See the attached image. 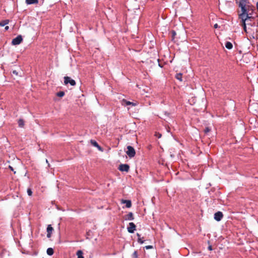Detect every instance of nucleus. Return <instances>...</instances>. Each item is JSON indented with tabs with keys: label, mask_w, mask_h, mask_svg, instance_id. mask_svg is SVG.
<instances>
[{
	"label": "nucleus",
	"mask_w": 258,
	"mask_h": 258,
	"mask_svg": "<svg viewBox=\"0 0 258 258\" xmlns=\"http://www.w3.org/2000/svg\"><path fill=\"white\" fill-rule=\"evenodd\" d=\"M239 7L241 9V13L239 14V18L240 19H244L249 20L252 18L251 16L253 12V9L249 6L246 5V0L238 3Z\"/></svg>",
	"instance_id": "f257e3e1"
},
{
	"label": "nucleus",
	"mask_w": 258,
	"mask_h": 258,
	"mask_svg": "<svg viewBox=\"0 0 258 258\" xmlns=\"http://www.w3.org/2000/svg\"><path fill=\"white\" fill-rule=\"evenodd\" d=\"M127 150L126 152V154L130 158H133L135 156L136 151L134 148L131 146H128L127 147Z\"/></svg>",
	"instance_id": "f03ea898"
},
{
	"label": "nucleus",
	"mask_w": 258,
	"mask_h": 258,
	"mask_svg": "<svg viewBox=\"0 0 258 258\" xmlns=\"http://www.w3.org/2000/svg\"><path fill=\"white\" fill-rule=\"evenodd\" d=\"M64 83L66 85L70 83L71 86H75L76 84L74 80L68 76L64 77Z\"/></svg>",
	"instance_id": "7ed1b4c3"
},
{
	"label": "nucleus",
	"mask_w": 258,
	"mask_h": 258,
	"mask_svg": "<svg viewBox=\"0 0 258 258\" xmlns=\"http://www.w3.org/2000/svg\"><path fill=\"white\" fill-rule=\"evenodd\" d=\"M22 40L23 38L21 35H19L13 39L12 41V44L14 45H18L22 42Z\"/></svg>",
	"instance_id": "20e7f679"
},
{
	"label": "nucleus",
	"mask_w": 258,
	"mask_h": 258,
	"mask_svg": "<svg viewBox=\"0 0 258 258\" xmlns=\"http://www.w3.org/2000/svg\"><path fill=\"white\" fill-rule=\"evenodd\" d=\"M118 169L121 171L127 172L130 170V166L126 164H121L119 166Z\"/></svg>",
	"instance_id": "39448f33"
},
{
	"label": "nucleus",
	"mask_w": 258,
	"mask_h": 258,
	"mask_svg": "<svg viewBox=\"0 0 258 258\" xmlns=\"http://www.w3.org/2000/svg\"><path fill=\"white\" fill-rule=\"evenodd\" d=\"M136 225L133 222H130L129 223V226L127 227V231L130 233H133L136 230Z\"/></svg>",
	"instance_id": "423d86ee"
},
{
	"label": "nucleus",
	"mask_w": 258,
	"mask_h": 258,
	"mask_svg": "<svg viewBox=\"0 0 258 258\" xmlns=\"http://www.w3.org/2000/svg\"><path fill=\"white\" fill-rule=\"evenodd\" d=\"M223 217V214L221 212H217L214 214V219L217 221H220Z\"/></svg>",
	"instance_id": "0eeeda50"
},
{
	"label": "nucleus",
	"mask_w": 258,
	"mask_h": 258,
	"mask_svg": "<svg viewBox=\"0 0 258 258\" xmlns=\"http://www.w3.org/2000/svg\"><path fill=\"white\" fill-rule=\"evenodd\" d=\"M53 228L51 225H48L47 227V237L50 238L51 236Z\"/></svg>",
	"instance_id": "6e6552de"
},
{
	"label": "nucleus",
	"mask_w": 258,
	"mask_h": 258,
	"mask_svg": "<svg viewBox=\"0 0 258 258\" xmlns=\"http://www.w3.org/2000/svg\"><path fill=\"white\" fill-rule=\"evenodd\" d=\"M121 203L123 204H125V206L127 208H131L132 206V203L130 200H122Z\"/></svg>",
	"instance_id": "1a4fd4ad"
},
{
	"label": "nucleus",
	"mask_w": 258,
	"mask_h": 258,
	"mask_svg": "<svg viewBox=\"0 0 258 258\" xmlns=\"http://www.w3.org/2000/svg\"><path fill=\"white\" fill-rule=\"evenodd\" d=\"M90 142L93 146L97 147L100 151H102L101 147L98 145V144L95 141L91 140Z\"/></svg>",
	"instance_id": "9d476101"
},
{
	"label": "nucleus",
	"mask_w": 258,
	"mask_h": 258,
	"mask_svg": "<svg viewBox=\"0 0 258 258\" xmlns=\"http://www.w3.org/2000/svg\"><path fill=\"white\" fill-rule=\"evenodd\" d=\"M134 219V215L132 212H130L127 215H126L125 220H133Z\"/></svg>",
	"instance_id": "9b49d317"
},
{
	"label": "nucleus",
	"mask_w": 258,
	"mask_h": 258,
	"mask_svg": "<svg viewBox=\"0 0 258 258\" xmlns=\"http://www.w3.org/2000/svg\"><path fill=\"white\" fill-rule=\"evenodd\" d=\"M241 19V21H242V26H243V29L244 30V31L245 32H247V30H246V23H245V22L246 21H247L248 20L247 19H246V18H244V19Z\"/></svg>",
	"instance_id": "f8f14e48"
},
{
	"label": "nucleus",
	"mask_w": 258,
	"mask_h": 258,
	"mask_svg": "<svg viewBox=\"0 0 258 258\" xmlns=\"http://www.w3.org/2000/svg\"><path fill=\"white\" fill-rule=\"evenodd\" d=\"M38 3V0H26L27 5L36 4Z\"/></svg>",
	"instance_id": "ddd939ff"
},
{
	"label": "nucleus",
	"mask_w": 258,
	"mask_h": 258,
	"mask_svg": "<svg viewBox=\"0 0 258 258\" xmlns=\"http://www.w3.org/2000/svg\"><path fill=\"white\" fill-rule=\"evenodd\" d=\"M76 254L77 255V258H84V256L83 255V252L82 250H78Z\"/></svg>",
	"instance_id": "4468645a"
},
{
	"label": "nucleus",
	"mask_w": 258,
	"mask_h": 258,
	"mask_svg": "<svg viewBox=\"0 0 258 258\" xmlns=\"http://www.w3.org/2000/svg\"><path fill=\"white\" fill-rule=\"evenodd\" d=\"M225 47L228 49H231L233 47V45L230 42H226Z\"/></svg>",
	"instance_id": "2eb2a0df"
},
{
	"label": "nucleus",
	"mask_w": 258,
	"mask_h": 258,
	"mask_svg": "<svg viewBox=\"0 0 258 258\" xmlns=\"http://www.w3.org/2000/svg\"><path fill=\"white\" fill-rule=\"evenodd\" d=\"M47 254L49 255H52L54 253V250L52 248H48L46 251Z\"/></svg>",
	"instance_id": "dca6fc26"
},
{
	"label": "nucleus",
	"mask_w": 258,
	"mask_h": 258,
	"mask_svg": "<svg viewBox=\"0 0 258 258\" xmlns=\"http://www.w3.org/2000/svg\"><path fill=\"white\" fill-rule=\"evenodd\" d=\"M9 23V20H5L0 22V26L3 27L8 24Z\"/></svg>",
	"instance_id": "f3484780"
},
{
	"label": "nucleus",
	"mask_w": 258,
	"mask_h": 258,
	"mask_svg": "<svg viewBox=\"0 0 258 258\" xmlns=\"http://www.w3.org/2000/svg\"><path fill=\"white\" fill-rule=\"evenodd\" d=\"M19 127H23L24 125V121L22 119H19L18 121Z\"/></svg>",
	"instance_id": "a211bd4d"
},
{
	"label": "nucleus",
	"mask_w": 258,
	"mask_h": 258,
	"mask_svg": "<svg viewBox=\"0 0 258 258\" xmlns=\"http://www.w3.org/2000/svg\"><path fill=\"white\" fill-rule=\"evenodd\" d=\"M182 74L181 73H178L176 75L175 78L176 79L180 81H182Z\"/></svg>",
	"instance_id": "6ab92c4d"
},
{
	"label": "nucleus",
	"mask_w": 258,
	"mask_h": 258,
	"mask_svg": "<svg viewBox=\"0 0 258 258\" xmlns=\"http://www.w3.org/2000/svg\"><path fill=\"white\" fill-rule=\"evenodd\" d=\"M122 101L125 103V104L126 105H131V104L133 105H135V104H134L133 102H131L128 101L123 100Z\"/></svg>",
	"instance_id": "aec40b11"
},
{
	"label": "nucleus",
	"mask_w": 258,
	"mask_h": 258,
	"mask_svg": "<svg viewBox=\"0 0 258 258\" xmlns=\"http://www.w3.org/2000/svg\"><path fill=\"white\" fill-rule=\"evenodd\" d=\"M57 96L60 97H62L64 95V93L63 91H60L57 93Z\"/></svg>",
	"instance_id": "412c9836"
},
{
	"label": "nucleus",
	"mask_w": 258,
	"mask_h": 258,
	"mask_svg": "<svg viewBox=\"0 0 258 258\" xmlns=\"http://www.w3.org/2000/svg\"><path fill=\"white\" fill-rule=\"evenodd\" d=\"M211 131V129L209 127H206L204 130V132L207 134L209 132H210Z\"/></svg>",
	"instance_id": "4be33fe9"
},
{
	"label": "nucleus",
	"mask_w": 258,
	"mask_h": 258,
	"mask_svg": "<svg viewBox=\"0 0 258 258\" xmlns=\"http://www.w3.org/2000/svg\"><path fill=\"white\" fill-rule=\"evenodd\" d=\"M27 193H28V195L29 196H32V191L31 190V189L30 188H28L27 189Z\"/></svg>",
	"instance_id": "5701e85b"
},
{
	"label": "nucleus",
	"mask_w": 258,
	"mask_h": 258,
	"mask_svg": "<svg viewBox=\"0 0 258 258\" xmlns=\"http://www.w3.org/2000/svg\"><path fill=\"white\" fill-rule=\"evenodd\" d=\"M142 238H141V237H140V238H138V242H139V243H141V244L143 243H144V240H143Z\"/></svg>",
	"instance_id": "b1692460"
},
{
	"label": "nucleus",
	"mask_w": 258,
	"mask_h": 258,
	"mask_svg": "<svg viewBox=\"0 0 258 258\" xmlns=\"http://www.w3.org/2000/svg\"><path fill=\"white\" fill-rule=\"evenodd\" d=\"M171 33H172V38H173H173H174V36L176 35V33L175 31H173H173H172V32H171Z\"/></svg>",
	"instance_id": "393cba45"
},
{
	"label": "nucleus",
	"mask_w": 258,
	"mask_h": 258,
	"mask_svg": "<svg viewBox=\"0 0 258 258\" xmlns=\"http://www.w3.org/2000/svg\"><path fill=\"white\" fill-rule=\"evenodd\" d=\"M145 248L147 249H151L153 248V246L152 245H148V246H146Z\"/></svg>",
	"instance_id": "a878e982"
},
{
	"label": "nucleus",
	"mask_w": 258,
	"mask_h": 258,
	"mask_svg": "<svg viewBox=\"0 0 258 258\" xmlns=\"http://www.w3.org/2000/svg\"><path fill=\"white\" fill-rule=\"evenodd\" d=\"M155 135L158 138H160L161 137V134L160 133H156Z\"/></svg>",
	"instance_id": "bb28decb"
},
{
	"label": "nucleus",
	"mask_w": 258,
	"mask_h": 258,
	"mask_svg": "<svg viewBox=\"0 0 258 258\" xmlns=\"http://www.w3.org/2000/svg\"><path fill=\"white\" fill-rule=\"evenodd\" d=\"M208 249L209 250H212V245H209V246L208 247Z\"/></svg>",
	"instance_id": "cd10ccee"
},
{
	"label": "nucleus",
	"mask_w": 258,
	"mask_h": 258,
	"mask_svg": "<svg viewBox=\"0 0 258 258\" xmlns=\"http://www.w3.org/2000/svg\"><path fill=\"white\" fill-rule=\"evenodd\" d=\"M214 27L215 28H218V27H219V26H218V25L217 24H215L214 25Z\"/></svg>",
	"instance_id": "c85d7f7f"
},
{
	"label": "nucleus",
	"mask_w": 258,
	"mask_h": 258,
	"mask_svg": "<svg viewBox=\"0 0 258 258\" xmlns=\"http://www.w3.org/2000/svg\"><path fill=\"white\" fill-rule=\"evenodd\" d=\"M9 27L8 26H6L5 28V30H8L9 29Z\"/></svg>",
	"instance_id": "c756f323"
},
{
	"label": "nucleus",
	"mask_w": 258,
	"mask_h": 258,
	"mask_svg": "<svg viewBox=\"0 0 258 258\" xmlns=\"http://www.w3.org/2000/svg\"><path fill=\"white\" fill-rule=\"evenodd\" d=\"M9 168L11 169V170H12L13 171H14V169L12 166H9Z\"/></svg>",
	"instance_id": "7c9ffc66"
},
{
	"label": "nucleus",
	"mask_w": 258,
	"mask_h": 258,
	"mask_svg": "<svg viewBox=\"0 0 258 258\" xmlns=\"http://www.w3.org/2000/svg\"><path fill=\"white\" fill-rule=\"evenodd\" d=\"M137 236H138V238H140V237H141V235H140V234L137 233Z\"/></svg>",
	"instance_id": "2f4dec72"
},
{
	"label": "nucleus",
	"mask_w": 258,
	"mask_h": 258,
	"mask_svg": "<svg viewBox=\"0 0 258 258\" xmlns=\"http://www.w3.org/2000/svg\"><path fill=\"white\" fill-rule=\"evenodd\" d=\"M256 8H257V10L258 11V2L256 3Z\"/></svg>",
	"instance_id": "473e14b6"
},
{
	"label": "nucleus",
	"mask_w": 258,
	"mask_h": 258,
	"mask_svg": "<svg viewBox=\"0 0 258 258\" xmlns=\"http://www.w3.org/2000/svg\"><path fill=\"white\" fill-rule=\"evenodd\" d=\"M13 74H17V73H16V71H14L13 72Z\"/></svg>",
	"instance_id": "72a5a7b5"
}]
</instances>
